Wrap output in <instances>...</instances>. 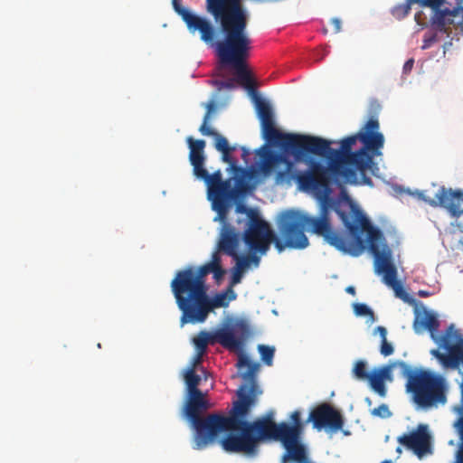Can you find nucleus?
I'll return each mask as SVG.
<instances>
[{"label": "nucleus", "mask_w": 463, "mask_h": 463, "mask_svg": "<svg viewBox=\"0 0 463 463\" xmlns=\"http://www.w3.org/2000/svg\"><path fill=\"white\" fill-rule=\"evenodd\" d=\"M237 367L241 371V377L251 386L256 383V374L260 369L258 363L250 361L248 355L241 354L238 357Z\"/></svg>", "instance_id": "obj_23"}, {"label": "nucleus", "mask_w": 463, "mask_h": 463, "mask_svg": "<svg viewBox=\"0 0 463 463\" xmlns=\"http://www.w3.org/2000/svg\"><path fill=\"white\" fill-rule=\"evenodd\" d=\"M379 127L378 119L371 117L356 134L342 139L338 149L331 147L335 141L318 137V148L312 149L311 155L326 158L327 165L317 159L307 160L308 169L302 176V184L320 188L325 194L329 174L335 179L356 184L357 173H360L364 184H372L366 172L374 165L373 157L382 155L381 149L384 144V137L378 131Z\"/></svg>", "instance_id": "obj_2"}, {"label": "nucleus", "mask_w": 463, "mask_h": 463, "mask_svg": "<svg viewBox=\"0 0 463 463\" xmlns=\"http://www.w3.org/2000/svg\"><path fill=\"white\" fill-rule=\"evenodd\" d=\"M421 14H422V13H421V12L417 13V14H415V20H416V22H417L419 24L423 25V24H422V23H420V15H421Z\"/></svg>", "instance_id": "obj_49"}, {"label": "nucleus", "mask_w": 463, "mask_h": 463, "mask_svg": "<svg viewBox=\"0 0 463 463\" xmlns=\"http://www.w3.org/2000/svg\"><path fill=\"white\" fill-rule=\"evenodd\" d=\"M416 195L430 206H440L446 209L454 218H458L463 214V208H461L463 203L462 190L447 189L441 186L433 198L427 196L424 191H417Z\"/></svg>", "instance_id": "obj_17"}, {"label": "nucleus", "mask_w": 463, "mask_h": 463, "mask_svg": "<svg viewBox=\"0 0 463 463\" xmlns=\"http://www.w3.org/2000/svg\"><path fill=\"white\" fill-rule=\"evenodd\" d=\"M223 86L227 89H232L233 88V83L232 80H228L226 82L223 83Z\"/></svg>", "instance_id": "obj_48"}, {"label": "nucleus", "mask_w": 463, "mask_h": 463, "mask_svg": "<svg viewBox=\"0 0 463 463\" xmlns=\"http://www.w3.org/2000/svg\"><path fill=\"white\" fill-rule=\"evenodd\" d=\"M235 298L236 295L232 288L227 291L215 294L213 298L208 295V290H204L178 307L182 312L180 323L181 325L204 323L215 308L228 307Z\"/></svg>", "instance_id": "obj_13"}, {"label": "nucleus", "mask_w": 463, "mask_h": 463, "mask_svg": "<svg viewBox=\"0 0 463 463\" xmlns=\"http://www.w3.org/2000/svg\"><path fill=\"white\" fill-rule=\"evenodd\" d=\"M241 239V234L232 225L225 223L220 234L217 250L230 257H237Z\"/></svg>", "instance_id": "obj_21"}, {"label": "nucleus", "mask_w": 463, "mask_h": 463, "mask_svg": "<svg viewBox=\"0 0 463 463\" xmlns=\"http://www.w3.org/2000/svg\"><path fill=\"white\" fill-rule=\"evenodd\" d=\"M437 41H438V37H437L436 33H425V35L423 37V44H422L421 48L423 50H426V49L430 48Z\"/></svg>", "instance_id": "obj_36"}, {"label": "nucleus", "mask_w": 463, "mask_h": 463, "mask_svg": "<svg viewBox=\"0 0 463 463\" xmlns=\"http://www.w3.org/2000/svg\"><path fill=\"white\" fill-rule=\"evenodd\" d=\"M402 376L407 379L406 392L419 409L430 410L447 402V383L445 378L424 369H412L407 364Z\"/></svg>", "instance_id": "obj_6"}, {"label": "nucleus", "mask_w": 463, "mask_h": 463, "mask_svg": "<svg viewBox=\"0 0 463 463\" xmlns=\"http://www.w3.org/2000/svg\"><path fill=\"white\" fill-rule=\"evenodd\" d=\"M236 212L239 213H246L249 218V222H251V218L252 219L260 218L259 213L256 209L248 208L247 206H245L243 204H238L236 206Z\"/></svg>", "instance_id": "obj_32"}, {"label": "nucleus", "mask_w": 463, "mask_h": 463, "mask_svg": "<svg viewBox=\"0 0 463 463\" xmlns=\"http://www.w3.org/2000/svg\"><path fill=\"white\" fill-rule=\"evenodd\" d=\"M371 414L382 419H386L392 416V412L390 411L389 407L384 403L372 410Z\"/></svg>", "instance_id": "obj_31"}, {"label": "nucleus", "mask_w": 463, "mask_h": 463, "mask_svg": "<svg viewBox=\"0 0 463 463\" xmlns=\"http://www.w3.org/2000/svg\"><path fill=\"white\" fill-rule=\"evenodd\" d=\"M453 463H463V453L457 449L455 455V461Z\"/></svg>", "instance_id": "obj_46"}, {"label": "nucleus", "mask_w": 463, "mask_h": 463, "mask_svg": "<svg viewBox=\"0 0 463 463\" xmlns=\"http://www.w3.org/2000/svg\"><path fill=\"white\" fill-rule=\"evenodd\" d=\"M258 350L260 354L262 362L269 366L272 365L275 348L269 345H260L258 346Z\"/></svg>", "instance_id": "obj_29"}, {"label": "nucleus", "mask_w": 463, "mask_h": 463, "mask_svg": "<svg viewBox=\"0 0 463 463\" xmlns=\"http://www.w3.org/2000/svg\"><path fill=\"white\" fill-rule=\"evenodd\" d=\"M397 440L419 458L431 453V435L426 424H419L410 433L398 437Z\"/></svg>", "instance_id": "obj_19"}, {"label": "nucleus", "mask_w": 463, "mask_h": 463, "mask_svg": "<svg viewBox=\"0 0 463 463\" xmlns=\"http://www.w3.org/2000/svg\"><path fill=\"white\" fill-rule=\"evenodd\" d=\"M420 296L426 297V296H428V293L425 291H420Z\"/></svg>", "instance_id": "obj_50"}, {"label": "nucleus", "mask_w": 463, "mask_h": 463, "mask_svg": "<svg viewBox=\"0 0 463 463\" xmlns=\"http://www.w3.org/2000/svg\"><path fill=\"white\" fill-rule=\"evenodd\" d=\"M413 65H414V60L413 59H409L408 61H406V62L403 65V72L404 73L411 72V71L413 68Z\"/></svg>", "instance_id": "obj_42"}, {"label": "nucleus", "mask_w": 463, "mask_h": 463, "mask_svg": "<svg viewBox=\"0 0 463 463\" xmlns=\"http://www.w3.org/2000/svg\"><path fill=\"white\" fill-rule=\"evenodd\" d=\"M203 355V354H201L200 353H197V354L194 356V358L193 360V364H192V366H194V370H195V367L202 363Z\"/></svg>", "instance_id": "obj_44"}, {"label": "nucleus", "mask_w": 463, "mask_h": 463, "mask_svg": "<svg viewBox=\"0 0 463 463\" xmlns=\"http://www.w3.org/2000/svg\"><path fill=\"white\" fill-rule=\"evenodd\" d=\"M194 175L196 178L203 180L205 183L207 185V193H210L214 187L223 181L220 170L210 175L204 168V165L199 168L197 167V169L194 171Z\"/></svg>", "instance_id": "obj_25"}, {"label": "nucleus", "mask_w": 463, "mask_h": 463, "mask_svg": "<svg viewBox=\"0 0 463 463\" xmlns=\"http://www.w3.org/2000/svg\"><path fill=\"white\" fill-rule=\"evenodd\" d=\"M207 393L203 392L187 393L185 415L194 429V449H203L217 439V427L224 422L219 413H212L205 417L202 414L210 408L206 399Z\"/></svg>", "instance_id": "obj_9"}, {"label": "nucleus", "mask_w": 463, "mask_h": 463, "mask_svg": "<svg viewBox=\"0 0 463 463\" xmlns=\"http://www.w3.org/2000/svg\"><path fill=\"white\" fill-rule=\"evenodd\" d=\"M381 463H392V461L391 460H384V461H383Z\"/></svg>", "instance_id": "obj_52"}, {"label": "nucleus", "mask_w": 463, "mask_h": 463, "mask_svg": "<svg viewBox=\"0 0 463 463\" xmlns=\"http://www.w3.org/2000/svg\"><path fill=\"white\" fill-rule=\"evenodd\" d=\"M213 270L207 263L198 269L187 267L175 273L171 281V289L177 307L186 302L204 290H208L206 277Z\"/></svg>", "instance_id": "obj_14"}, {"label": "nucleus", "mask_w": 463, "mask_h": 463, "mask_svg": "<svg viewBox=\"0 0 463 463\" xmlns=\"http://www.w3.org/2000/svg\"><path fill=\"white\" fill-rule=\"evenodd\" d=\"M242 240L249 250L259 251L260 255H265L269 251L271 242L276 246L278 241H284L279 233L277 237L269 224L260 217L251 218L242 234Z\"/></svg>", "instance_id": "obj_16"}, {"label": "nucleus", "mask_w": 463, "mask_h": 463, "mask_svg": "<svg viewBox=\"0 0 463 463\" xmlns=\"http://www.w3.org/2000/svg\"><path fill=\"white\" fill-rule=\"evenodd\" d=\"M412 5L432 10L430 24L437 31L449 34L450 25L457 29L463 24V0H406L395 5L392 14L397 19H403L409 14Z\"/></svg>", "instance_id": "obj_8"}, {"label": "nucleus", "mask_w": 463, "mask_h": 463, "mask_svg": "<svg viewBox=\"0 0 463 463\" xmlns=\"http://www.w3.org/2000/svg\"><path fill=\"white\" fill-rule=\"evenodd\" d=\"M312 422L317 430L328 429L333 431L342 430L344 419L341 413L328 403H322L316 407L309 414L307 422Z\"/></svg>", "instance_id": "obj_18"}, {"label": "nucleus", "mask_w": 463, "mask_h": 463, "mask_svg": "<svg viewBox=\"0 0 463 463\" xmlns=\"http://www.w3.org/2000/svg\"><path fill=\"white\" fill-rule=\"evenodd\" d=\"M184 382L187 387V393L200 392L198 385L201 383V376L195 373L194 366H191L184 374Z\"/></svg>", "instance_id": "obj_27"}, {"label": "nucleus", "mask_w": 463, "mask_h": 463, "mask_svg": "<svg viewBox=\"0 0 463 463\" xmlns=\"http://www.w3.org/2000/svg\"><path fill=\"white\" fill-rule=\"evenodd\" d=\"M261 123L263 137L270 144L278 146L285 154L293 156L297 162L306 161L312 149H317L318 137L282 133L274 125L270 106L259 98L255 100Z\"/></svg>", "instance_id": "obj_7"}, {"label": "nucleus", "mask_w": 463, "mask_h": 463, "mask_svg": "<svg viewBox=\"0 0 463 463\" xmlns=\"http://www.w3.org/2000/svg\"><path fill=\"white\" fill-rule=\"evenodd\" d=\"M186 142L190 148L189 160L193 165V171H194L197 167L199 168L204 165L203 149L205 147V141L203 139L195 140L192 137H188Z\"/></svg>", "instance_id": "obj_24"}, {"label": "nucleus", "mask_w": 463, "mask_h": 463, "mask_svg": "<svg viewBox=\"0 0 463 463\" xmlns=\"http://www.w3.org/2000/svg\"><path fill=\"white\" fill-rule=\"evenodd\" d=\"M289 418L291 424L285 421L276 423L273 420V412H269L268 420L258 424L265 431L264 441L273 439L281 443L285 449L281 463H315L302 443L305 424L301 420V412L294 411Z\"/></svg>", "instance_id": "obj_5"}, {"label": "nucleus", "mask_w": 463, "mask_h": 463, "mask_svg": "<svg viewBox=\"0 0 463 463\" xmlns=\"http://www.w3.org/2000/svg\"><path fill=\"white\" fill-rule=\"evenodd\" d=\"M235 261L239 269H243L244 271L250 268V260L247 255H240L239 252L237 253V257H232Z\"/></svg>", "instance_id": "obj_34"}, {"label": "nucleus", "mask_w": 463, "mask_h": 463, "mask_svg": "<svg viewBox=\"0 0 463 463\" xmlns=\"http://www.w3.org/2000/svg\"><path fill=\"white\" fill-rule=\"evenodd\" d=\"M376 331L379 333L382 340L386 338L387 330L385 327L379 326L376 327Z\"/></svg>", "instance_id": "obj_45"}, {"label": "nucleus", "mask_w": 463, "mask_h": 463, "mask_svg": "<svg viewBox=\"0 0 463 463\" xmlns=\"http://www.w3.org/2000/svg\"><path fill=\"white\" fill-rule=\"evenodd\" d=\"M257 154L260 158V168L264 175H269L277 165L286 162L284 154L275 152L266 145L258 149Z\"/></svg>", "instance_id": "obj_22"}, {"label": "nucleus", "mask_w": 463, "mask_h": 463, "mask_svg": "<svg viewBox=\"0 0 463 463\" xmlns=\"http://www.w3.org/2000/svg\"><path fill=\"white\" fill-rule=\"evenodd\" d=\"M243 272H244V270L239 269V267L237 265H235L232 268V279H231V287H232V286H234V285H236V284L241 282L242 275H243Z\"/></svg>", "instance_id": "obj_35"}, {"label": "nucleus", "mask_w": 463, "mask_h": 463, "mask_svg": "<svg viewBox=\"0 0 463 463\" xmlns=\"http://www.w3.org/2000/svg\"><path fill=\"white\" fill-rule=\"evenodd\" d=\"M331 24L334 26L335 33H338L341 31V28H342L341 20L339 18H336V17L332 18L331 19Z\"/></svg>", "instance_id": "obj_41"}, {"label": "nucleus", "mask_w": 463, "mask_h": 463, "mask_svg": "<svg viewBox=\"0 0 463 463\" xmlns=\"http://www.w3.org/2000/svg\"><path fill=\"white\" fill-rule=\"evenodd\" d=\"M213 202V209L218 213L221 219H225L228 211L229 199L222 197H208Z\"/></svg>", "instance_id": "obj_28"}, {"label": "nucleus", "mask_w": 463, "mask_h": 463, "mask_svg": "<svg viewBox=\"0 0 463 463\" xmlns=\"http://www.w3.org/2000/svg\"><path fill=\"white\" fill-rule=\"evenodd\" d=\"M206 112L204 114L203 123L199 128V131L203 136H209L214 137V146L216 150L222 153V159L223 162L229 164V166L235 173L239 174L235 177V186L233 187L235 194L238 196L246 194L249 193L252 186L250 184V181L252 180L257 174L254 169L242 168L237 165V160L232 156L235 151V146H230L226 137L213 130L209 126L211 114L215 109L214 101H210L206 104Z\"/></svg>", "instance_id": "obj_10"}, {"label": "nucleus", "mask_w": 463, "mask_h": 463, "mask_svg": "<svg viewBox=\"0 0 463 463\" xmlns=\"http://www.w3.org/2000/svg\"><path fill=\"white\" fill-rule=\"evenodd\" d=\"M369 373H370L367 371V365L364 361L359 360L354 364L353 374L357 380L366 381Z\"/></svg>", "instance_id": "obj_30"}, {"label": "nucleus", "mask_w": 463, "mask_h": 463, "mask_svg": "<svg viewBox=\"0 0 463 463\" xmlns=\"http://www.w3.org/2000/svg\"><path fill=\"white\" fill-rule=\"evenodd\" d=\"M306 171L299 172L297 176V182L305 191H312L320 201V208L317 216H310L295 210L284 212L278 222V231L284 241L276 242V249L282 252L285 249L302 250L308 246L309 241L305 234V230L311 232L334 246L338 250L348 253L351 256L357 257L361 255L370 245V235L374 231H380L373 227L366 216L359 210L354 211V214L349 216L343 211L336 210L344 226L349 232L346 237L339 232L333 229L330 220L331 203L329 194L331 192L330 184L334 178L331 174L328 175V183L326 193L320 188L309 187L302 184V176Z\"/></svg>", "instance_id": "obj_1"}, {"label": "nucleus", "mask_w": 463, "mask_h": 463, "mask_svg": "<svg viewBox=\"0 0 463 463\" xmlns=\"http://www.w3.org/2000/svg\"><path fill=\"white\" fill-rule=\"evenodd\" d=\"M208 197H222L232 200L237 198V195L231 185V181L225 180L208 193Z\"/></svg>", "instance_id": "obj_26"}, {"label": "nucleus", "mask_w": 463, "mask_h": 463, "mask_svg": "<svg viewBox=\"0 0 463 463\" xmlns=\"http://www.w3.org/2000/svg\"><path fill=\"white\" fill-rule=\"evenodd\" d=\"M241 149L242 151L241 158L243 159L245 164H248L249 163V156H250V151L245 146H241Z\"/></svg>", "instance_id": "obj_43"}, {"label": "nucleus", "mask_w": 463, "mask_h": 463, "mask_svg": "<svg viewBox=\"0 0 463 463\" xmlns=\"http://www.w3.org/2000/svg\"><path fill=\"white\" fill-rule=\"evenodd\" d=\"M396 451H397L399 454H401V453H402V449H401L400 447H398V448L396 449Z\"/></svg>", "instance_id": "obj_51"}, {"label": "nucleus", "mask_w": 463, "mask_h": 463, "mask_svg": "<svg viewBox=\"0 0 463 463\" xmlns=\"http://www.w3.org/2000/svg\"><path fill=\"white\" fill-rule=\"evenodd\" d=\"M220 252L221 251H219V250L213 252L212 255L211 261L207 262V264L210 267H212L213 269V268L222 267V259L220 256Z\"/></svg>", "instance_id": "obj_39"}, {"label": "nucleus", "mask_w": 463, "mask_h": 463, "mask_svg": "<svg viewBox=\"0 0 463 463\" xmlns=\"http://www.w3.org/2000/svg\"><path fill=\"white\" fill-rule=\"evenodd\" d=\"M211 273H213L214 279L216 280H219L224 275L225 270L222 267H217V268H213V269L211 270Z\"/></svg>", "instance_id": "obj_40"}, {"label": "nucleus", "mask_w": 463, "mask_h": 463, "mask_svg": "<svg viewBox=\"0 0 463 463\" xmlns=\"http://www.w3.org/2000/svg\"><path fill=\"white\" fill-rule=\"evenodd\" d=\"M251 328L249 322L238 318L229 323L225 327L213 333L201 331L193 342L197 353L204 354L209 345L220 344L228 350H241L245 341L250 336Z\"/></svg>", "instance_id": "obj_12"}, {"label": "nucleus", "mask_w": 463, "mask_h": 463, "mask_svg": "<svg viewBox=\"0 0 463 463\" xmlns=\"http://www.w3.org/2000/svg\"><path fill=\"white\" fill-rule=\"evenodd\" d=\"M345 291L349 294L354 295L355 294V288L353 286H349L345 288Z\"/></svg>", "instance_id": "obj_47"}, {"label": "nucleus", "mask_w": 463, "mask_h": 463, "mask_svg": "<svg viewBox=\"0 0 463 463\" xmlns=\"http://www.w3.org/2000/svg\"><path fill=\"white\" fill-rule=\"evenodd\" d=\"M250 50V38L243 43L232 44L229 49L222 53V61L221 63L235 70L237 83L243 87L248 91V94L256 100L260 98L257 91V82L252 78L251 72L247 66Z\"/></svg>", "instance_id": "obj_15"}, {"label": "nucleus", "mask_w": 463, "mask_h": 463, "mask_svg": "<svg viewBox=\"0 0 463 463\" xmlns=\"http://www.w3.org/2000/svg\"><path fill=\"white\" fill-rule=\"evenodd\" d=\"M242 0H206V10L220 24L222 39H218V29L206 17L190 12L181 5V0H172L175 12L181 16L191 33H198L206 45L214 48L216 55L222 61V53L232 44L245 43L250 39L247 31L249 14Z\"/></svg>", "instance_id": "obj_3"}, {"label": "nucleus", "mask_w": 463, "mask_h": 463, "mask_svg": "<svg viewBox=\"0 0 463 463\" xmlns=\"http://www.w3.org/2000/svg\"><path fill=\"white\" fill-rule=\"evenodd\" d=\"M401 364L406 363L403 361H394L382 367L374 368L372 372H370L366 382L369 383L370 387L381 397H384L386 394V387L384 382L392 381V370L398 367L400 369L401 374L402 372H403V367L401 365Z\"/></svg>", "instance_id": "obj_20"}, {"label": "nucleus", "mask_w": 463, "mask_h": 463, "mask_svg": "<svg viewBox=\"0 0 463 463\" xmlns=\"http://www.w3.org/2000/svg\"><path fill=\"white\" fill-rule=\"evenodd\" d=\"M262 255L259 254V251L249 250L248 258L250 264L255 268H258L260 263V258Z\"/></svg>", "instance_id": "obj_38"}, {"label": "nucleus", "mask_w": 463, "mask_h": 463, "mask_svg": "<svg viewBox=\"0 0 463 463\" xmlns=\"http://www.w3.org/2000/svg\"><path fill=\"white\" fill-rule=\"evenodd\" d=\"M354 310L356 316H369L373 318V310L365 304L356 303L354 305Z\"/></svg>", "instance_id": "obj_33"}, {"label": "nucleus", "mask_w": 463, "mask_h": 463, "mask_svg": "<svg viewBox=\"0 0 463 463\" xmlns=\"http://www.w3.org/2000/svg\"><path fill=\"white\" fill-rule=\"evenodd\" d=\"M368 250L373 256L374 271L382 276L383 282L392 288L397 298L404 302H411L410 295L397 279V269L392 261V253L381 231L371 233Z\"/></svg>", "instance_id": "obj_11"}, {"label": "nucleus", "mask_w": 463, "mask_h": 463, "mask_svg": "<svg viewBox=\"0 0 463 463\" xmlns=\"http://www.w3.org/2000/svg\"><path fill=\"white\" fill-rule=\"evenodd\" d=\"M261 393L257 384L248 386L242 384L239 388L238 401L234 402L230 415L221 414L225 419L224 422L217 427V436L224 431L230 433L221 439L222 449L230 453H244L255 456L258 453L259 445L264 441L265 431L258 426L260 422L268 420V414L256 419L253 421L245 420L251 407L256 403L257 397Z\"/></svg>", "instance_id": "obj_4"}, {"label": "nucleus", "mask_w": 463, "mask_h": 463, "mask_svg": "<svg viewBox=\"0 0 463 463\" xmlns=\"http://www.w3.org/2000/svg\"><path fill=\"white\" fill-rule=\"evenodd\" d=\"M380 352L383 356H389L393 353V346L387 341V338L383 339Z\"/></svg>", "instance_id": "obj_37"}]
</instances>
